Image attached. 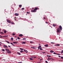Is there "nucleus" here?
I'll list each match as a JSON object with an SVG mask.
<instances>
[{
	"mask_svg": "<svg viewBox=\"0 0 63 63\" xmlns=\"http://www.w3.org/2000/svg\"><path fill=\"white\" fill-rule=\"evenodd\" d=\"M11 41H13V40H14V39L13 38L11 37Z\"/></svg>",
	"mask_w": 63,
	"mask_h": 63,
	"instance_id": "obj_20",
	"label": "nucleus"
},
{
	"mask_svg": "<svg viewBox=\"0 0 63 63\" xmlns=\"http://www.w3.org/2000/svg\"><path fill=\"white\" fill-rule=\"evenodd\" d=\"M7 43H8V44H10V42H9L8 41V42H7Z\"/></svg>",
	"mask_w": 63,
	"mask_h": 63,
	"instance_id": "obj_47",
	"label": "nucleus"
},
{
	"mask_svg": "<svg viewBox=\"0 0 63 63\" xmlns=\"http://www.w3.org/2000/svg\"><path fill=\"white\" fill-rule=\"evenodd\" d=\"M38 9H39V8L38 7L35 8L34 10H31V12L32 13H35L37 12V10H38Z\"/></svg>",
	"mask_w": 63,
	"mask_h": 63,
	"instance_id": "obj_1",
	"label": "nucleus"
},
{
	"mask_svg": "<svg viewBox=\"0 0 63 63\" xmlns=\"http://www.w3.org/2000/svg\"><path fill=\"white\" fill-rule=\"evenodd\" d=\"M24 9V8H22L21 9V10H23V9Z\"/></svg>",
	"mask_w": 63,
	"mask_h": 63,
	"instance_id": "obj_48",
	"label": "nucleus"
},
{
	"mask_svg": "<svg viewBox=\"0 0 63 63\" xmlns=\"http://www.w3.org/2000/svg\"><path fill=\"white\" fill-rule=\"evenodd\" d=\"M0 44H2V42H0Z\"/></svg>",
	"mask_w": 63,
	"mask_h": 63,
	"instance_id": "obj_56",
	"label": "nucleus"
},
{
	"mask_svg": "<svg viewBox=\"0 0 63 63\" xmlns=\"http://www.w3.org/2000/svg\"><path fill=\"white\" fill-rule=\"evenodd\" d=\"M19 7H20V8H21L22 7V5H19Z\"/></svg>",
	"mask_w": 63,
	"mask_h": 63,
	"instance_id": "obj_23",
	"label": "nucleus"
},
{
	"mask_svg": "<svg viewBox=\"0 0 63 63\" xmlns=\"http://www.w3.org/2000/svg\"><path fill=\"white\" fill-rule=\"evenodd\" d=\"M12 23V24H13L14 25L15 24V23H13V22H11V23Z\"/></svg>",
	"mask_w": 63,
	"mask_h": 63,
	"instance_id": "obj_40",
	"label": "nucleus"
},
{
	"mask_svg": "<svg viewBox=\"0 0 63 63\" xmlns=\"http://www.w3.org/2000/svg\"><path fill=\"white\" fill-rule=\"evenodd\" d=\"M23 36V35L21 34H20L19 35V36H20V37H22V36Z\"/></svg>",
	"mask_w": 63,
	"mask_h": 63,
	"instance_id": "obj_10",
	"label": "nucleus"
},
{
	"mask_svg": "<svg viewBox=\"0 0 63 63\" xmlns=\"http://www.w3.org/2000/svg\"><path fill=\"white\" fill-rule=\"evenodd\" d=\"M47 60L48 61H49L50 60V58H49V57H48L47 59Z\"/></svg>",
	"mask_w": 63,
	"mask_h": 63,
	"instance_id": "obj_15",
	"label": "nucleus"
},
{
	"mask_svg": "<svg viewBox=\"0 0 63 63\" xmlns=\"http://www.w3.org/2000/svg\"><path fill=\"white\" fill-rule=\"evenodd\" d=\"M7 53H11V52L9 50L7 51Z\"/></svg>",
	"mask_w": 63,
	"mask_h": 63,
	"instance_id": "obj_6",
	"label": "nucleus"
},
{
	"mask_svg": "<svg viewBox=\"0 0 63 63\" xmlns=\"http://www.w3.org/2000/svg\"><path fill=\"white\" fill-rule=\"evenodd\" d=\"M50 59L51 60V61H52L53 60V59L52 58H50Z\"/></svg>",
	"mask_w": 63,
	"mask_h": 63,
	"instance_id": "obj_19",
	"label": "nucleus"
},
{
	"mask_svg": "<svg viewBox=\"0 0 63 63\" xmlns=\"http://www.w3.org/2000/svg\"><path fill=\"white\" fill-rule=\"evenodd\" d=\"M42 53H46V52H42Z\"/></svg>",
	"mask_w": 63,
	"mask_h": 63,
	"instance_id": "obj_50",
	"label": "nucleus"
},
{
	"mask_svg": "<svg viewBox=\"0 0 63 63\" xmlns=\"http://www.w3.org/2000/svg\"><path fill=\"white\" fill-rule=\"evenodd\" d=\"M3 36H2V35H0V38H3Z\"/></svg>",
	"mask_w": 63,
	"mask_h": 63,
	"instance_id": "obj_24",
	"label": "nucleus"
},
{
	"mask_svg": "<svg viewBox=\"0 0 63 63\" xmlns=\"http://www.w3.org/2000/svg\"><path fill=\"white\" fill-rule=\"evenodd\" d=\"M8 47H10V48H11V46H8Z\"/></svg>",
	"mask_w": 63,
	"mask_h": 63,
	"instance_id": "obj_49",
	"label": "nucleus"
},
{
	"mask_svg": "<svg viewBox=\"0 0 63 63\" xmlns=\"http://www.w3.org/2000/svg\"><path fill=\"white\" fill-rule=\"evenodd\" d=\"M59 28L61 30V31H62V26H61L60 25L59 26Z\"/></svg>",
	"mask_w": 63,
	"mask_h": 63,
	"instance_id": "obj_4",
	"label": "nucleus"
},
{
	"mask_svg": "<svg viewBox=\"0 0 63 63\" xmlns=\"http://www.w3.org/2000/svg\"><path fill=\"white\" fill-rule=\"evenodd\" d=\"M51 57V56H49L48 55H47V57Z\"/></svg>",
	"mask_w": 63,
	"mask_h": 63,
	"instance_id": "obj_32",
	"label": "nucleus"
},
{
	"mask_svg": "<svg viewBox=\"0 0 63 63\" xmlns=\"http://www.w3.org/2000/svg\"><path fill=\"white\" fill-rule=\"evenodd\" d=\"M24 51L26 53H28V51H27L26 50H24Z\"/></svg>",
	"mask_w": 63,
	"mask_h": 63,
	"instance_id": "obj_8",
	"label": "nucleus"
},
{
	"mask_svg": "<svg viewBox=\"0 0 63 63\" xmlns=\"http://www.w3.org/2000/svg\"><path fill=\"white\" fill-rule=\"evenodd\" d=\"M34 47H31V48H33Z\"/></svg>",
	"mask_w": 63,
	"mask_h": 63,
	"instance_id": "obj_53",
	"label": "nucleus"
},
{
	"mask_svg": "<svg viewBox=\"0 0 63 63\" xmlns=\"http://www.w3.org/2000/svg\"><path fill=\"white\" fill-rule=\"evenodd\" d=\"M44 47H48V45H44Z\"/></svg>",
	"mask_w": 63,
	"mask_h": 63,
	"instance_id": "obj_14",
	"label": "nucleus"
},
{
	"mask_svg": "<svg viewBox=\"0 0 63 63\" xmlns=\"http://www.w3.org/2000/svg\"><path fill=\"white\" fill-rule=\"evenodd\" d=\"M51 44H54V43L53 42H51Z\"/></svg>",
	"mask_w": 63,
	"mask_h": 63,
	"instance_id": "obj_57",
	"label": "nucleus"
},
{
	"mask_svg": "<svg viewBox=\"0 0 63 63\" xmlns=\"http://www.w3.org/2000/svg\"><path fill=\"white\" fill-rule=\"evenodd\" d=\"M33 49H37V48L36 47H34L33 48Z\"/></svg>",
	"mask_w": 63,
	"mask_h": 63,
	"instance_id": "obj_30",
	"label": "nucleus"
},
{
	"mask_svg": "<svg viewBox=\"0 0 63 63\" xmlns=\"http://www.w3.org/2000/svg\"><path fill=\"white\" fill-rule=\"evenodd\" d=\"M45 62H46V63H48V62L47 61H45Z\"/></svg>",
	"mask_w": 63,
	"mask_h": 63,
	"instance_id": "obj_44",
	"label": "nucleus"
},
{
	"mask_svg": "<svg viewBox=\"0 0 63 63\" xmlns=\"http://www.w3.org/2000/svg\"><path fill=\"white\" fill-rule=\"evenodd\" d=\"M43 60V59H40V60L41 61V60Z\"/></svg>",
	"mask_w": 63,
	"mask_h": 63,
	"instance_id": "obj_55",
	"label": "nucleus"
},
{
	"mask_svg": "<svg viewBox=\"0 0 63 63\" xmlns=\"http://www.w3.org/2000/svg\"><path fill=\"white\" fill-rule=\"evenodd\" d=\"M12 9L13 11H14V9L13 7H12Z\"/></svg>",
	"mask_w": 63,
	"mask_h": 63,
	"instance_id": "obj_43",
	"label": "nucleus"
},
{
	"mask_svg": "<svg viewBox=\"0 0 63 63\" xmlns=\"http://www.w3.org/2000/svg\"><path fill=\"white\" fill-rule=\"evenodd\" d=\"M0 34L1 35H3V34H4V33L2 32H0Z\"/></svg>",
	"mask_w": 63,
	"mask_h": 63,
	"instance_id": "obj_11",
	"label": "nucleus"
},
{
	"mask_svg": "<svg viewBox=\"0 0 63 63\" xmlns=\"http://www.w3.org/2000/svg\"><path fill=\"white\" fill-rule=\"evenodd\" d=\"M60 33H57V35H60Z\"/></svg>",
	"mask_w": 63,
	"mask_h": 63,
	"instance_id": "obj_52",
	"label": "nucleus"
},
{
	"mask_svg": "<svg viewBox=\"0 0 63 63\" xmlns=\"http://www.w3.org/2000/svg\"><path fill=\"white\" fill-rule=\"evenodd\" d=\"M53 26H56V25L54 24H53Z\"/></svg>",
	"mask_w": 63,
	"mask_h": 63,
	"instance_id": "obj_27",
	"label": "nucleus"
},
{
	"mask_svg": "<svg viewBox=\"0 0 63 63\" xmlns=\"http://www.w3.org/2000/svg\"><path fill=\"white\" fill-rule=\"evenodd\" d=\"M26 42H23L21 43L22 44H25Z\"/></svg>",
	"mask_w": 63,
	"mask_h": 63,
	"instance_id": "obj_12",
	"label": "nucleus"
},
{
	"mask_svg": "<svg viewBox=\"0 0 63 63\" xmlns=\"http://www.w3.org/2000/svg\"><path fill=\"white\" fill-rule=\"evenodd\" d=\"M17 54H18L20 55H21V54H20V53L19 52H17Z\"/></svg>",
	"mask_w": 63,
	"mask_h": 63,
	"instance_id": "obj_21",
	"label": "nucleus"
},
{
	"mask_svg": "<svg viewBox=\"0 0 63 63\" xmlns=\"http://www.w3.org/2000/svg\"><path fill=\"white\" fill-rule=\"evenodd\" d=\"M40 50H43V49L42 48H40Z\"/></svg>",
	"mask_w": 63,
	"mask_h": 63,
	"instance_id": "obj_25",
	"label": "nucleus"
},
{
	"mask_svg": "<svg viewBox=\"0 0 63 63\" xmlns=\"http://www.w3.org/2000/svg\"><path fill=\"white\" fill-rule=\"evenodd\" d=\"M33 43H34V42H33L32 41H30V43H31V44H32Z\"/></svg>",
	"mask_w": 63,
	"mask_h": 63,
	"instance_id": "obj_31",
	"label": "nucleus"
},
{
	"mask_svg": "<svg viewBox=\"0 0 63 63\" xmlns=\"http://www.w3.org/2000/svg\"><path fill=\"white\" fill-rule=\"evenodd\" d=\"M30 60H33V59H32V58H30Z\"/></svg>",
	"mask_w": 63,
	"mask_h": 63,
	"instance_id": "obj_29",
	"label": "nucleus"
},
{
	"mask_svg": "<svg viewBox=\"0 0 63 63\" xmlns=\"http://www.w3.org/2000/svg\"><path fill=\"white\" fill-rule=\"evenodd\" d=\"M61 59H63V57H61Z\"/></svg>",
	"mask_w": 63,
	"mask_h": 63,
	"instance_id": "obj_41",
	"label": "nucleus"
},
{
	"mask_svg": "<svg viewBox=\"0 0 63 63\" xmlns=\"http://www.w3.org/2000/svg\"><path fill=\"white\" fill-rule=\"evenodd\" d=\"M3 47H4V48H7L8 47V46L5 45H3Z\"/></svg>",
	"mask_w": 63,
	"mask_h": 63,
	"instance_id": "obj_5",
	"label": "nucleus"
},
{
	"mask_svg": "<svg viewBox=\"0 0 63 63\" xmlns=\"http://www.w3.org/2000/svg\"><path fill=\"white\" fill-rule=\"evenodd\" d=\"M54 51H52V50H51L50 51V52L51 53H53V52H54Z\"/></svg>",
	"mask_w": 63,
	"mask_h": 63,
	"instance_id": "obj_18",
	"label": "nucleus"
},
{
	"mask_svg": "<svg viewBox=\"0 0 63 63\" xmlns=\"http://www.w3.org/2000/svg\"><path fill=\"white\" fill-rule=\"evenodd\" d=\"M2 46V45L1 44H0V46Z\"/></svg>",
	"mask_w": 63,
	"mask_h": 63,
	"instance_id": "obj_59",
	"label": "nucleus"
},
{
	"mask_svg": "<svg viewBox=\"0 0 63 63\" xmlns=\"http://www.w3.org/2000/svg\"><path fill=\"white\" fill-rule=\"evenodd\" d=\"M61 53H63V50H62V51L61 52Z\"/></svg>",
	"mask_w": 63,
	"mask_h": 63,
	"instance_id": "obj_37",
	"label": "nucleus"
},
{
	"mask_svg": "<svg viewBox=\"0 0 63 63\" xmlns=\"http://www.w3.org/2000/svg\"><path fill=\"white\" fill-rule=\"evenodd\" d=\"M4 60V61H5V60Z\"/></svg>",
	"mask_w": 63,
	"mask_h": 63,
	"instance_id": "obj_64",
	"label": "nucleus"
},
{
	"mask_svg": "<svg viewBox=\"0 0 63 63\" xmlns=\"http://www.w3.org/2000/svg\"><path fill=\"white\" fill-rule=\"evenodd\" d=\"M17 39H18V40H20V38H19V37H18Z\"/></svg>",
	"mask_w": 63,
	"mask_h": 63,
	"instance_id": "obj_36",
	"label": "nucleus"
},
{
	"mask_svg": "<svg viewBox=\"0 0 63 63\" xmlns=\"http://www.w3.org/2000/svg\"><path fill=\"white\" fill-rule=\"evenodd\" d=\"M20 52H21V53H22V52H23V51H22V50H21V51H20Z\"/></svg>",
	"mask_w": 63,
	"mask_h": 63,
	"instance_id": "obj_39",
	"label": "nucleus"
},
{
	"mask_svg": "<svg viewBox=\"0 0 63 63\" xmlns=\"http://www.w3.org/2000/svg\"><path fill=\"white\" fill-rule=\"evenodd\" d=\"M58 57H61V56H60V55H59L58 56Z\"/></svg>",
	"mask_w": 63,
	"mask_h": 63,
	"instance_id": "obj_54",
	"label": "nucleus"
},
{
	"mask_svg": "<svg viewBox=\"0 0 63 63\" xmlns=\"http://www.w3.org/2000/svg\"><path fill=\"white\" fill-rule=\"evenodd\" d=\"M61 30L59 28H58L57 30V33H59L61 32Z\"/></svg>",
	"mask_w": 63,
	"mask_h": 63,
	"instance_id": "obj_2",
	"label": "nucleus"
},
{
	"mask_svg": "<svg viewBox=\"0 0 63 63\" xmlns=\"http://www.w3.org/2000/svg\"><path fill=\"white\" fill-rule=\"evenodd\" d=\"M7 22H8L9 23H11V21H10V20L7 19H6Z\"/></svg>",
	"mask_w": 63,
	"mask_h": 63,
	"instance_id": "obj_3",
	"label": "nucleus"
},
{
	"mask_svg": "<svg viewBox=\"0 0 63 63\" xmlns=\"http://www.w3.org/2000/svg\"><path fill=\"white\" fill-rule=\"evenodd\" d=\"M20 50H23V49H24V48H20Z\"/></svg>",
	"mask_w": 63,
	"mask_h": 63,
	"instance_id": "obj_22",
	"label": "nucleus"
},
{
	"mask_svg": "<svg viewBox=\"0 0 63 63\" xmlns=\"http://www.w3.org/2000/svg\"><path fill=\"white\" fill-rule=\"evenodd\" d=\"M40 49V48H39V47H38V49Z\"/></svg>",
	"mask_w": 63,
	"mask_h": 63,
	"instance_id": "obj_60",
	"label": "nucleus"
},
{
	"mask_svg": "<svg viewBox=\"0 0 63 63\" xmlns=\"http://www.w3.org/2000/svg\"><path fill=\"white\" fill-rule=\"evenodd\" d=\"M15 15L16 16H19L18 14V13H15Z\"/></svg>",
	"mask_w": 63,
	"mask_h": 63,
	"instance_id": "obj_7",
	"label": "nucleus"
},
{
	"mask_svg": "<svg viewBox=\"0 0 63 63\" xmlns=\"http://www.w3.org/2000/svg\"><path fill=\"white\" fill-rule=\"evenodd\" d=\"M13 43L14 44H18V42H13Z\"/></svg>",
	"mask_w": 63,
	"mask_h": 63,
	"instance_id": "obj_16",
	"label": "nucleus"
},
{
	"mask_svg": "<svg viewBox=\"0 0 63 63\" xmlns=\"http://www.w3.org/2000/svg\"><path fill=\"white\" fill-rule=\"evenodd\" d=\"M7 37V36H3V37Z\"/></svg>",
	"mask_w": 63,
	"mask_h": 63,
	"instance_id": "obj_38",
	"label": "nucleus"
},
{
	"mask_svg": "<svg viewBox=\"0 0 63 63\" xmlns=\"http://www.w3.org/2000/svg\"><path fill=\"white\" fill-rule=\"evenodd\" d=\"M41 46H39L38 47H39V49L40 48H41Z\"/></svg>",
	"mask_w": 63,
	"mask_h": 63,
	"instance_id": "obj_28",
	"label": "nucleus"
},
{
	"mask_svg": "<svg viewBox=\"0 0 63 63\" xmlns=\"http://www.w3.org/2000/svg\"><path fill=\"white\" fill-rule=\"evenodd\" d=\"M12 35H13V36H15V34L14 33H13V34H12Z\"/></svg>",
	"mask_w": 63,
	"mask_h": 63,
	"instance_id": "obj_45",
	"label": "nucleus"
},
{
	"mask_svg": "<svg viewBox=\"0 0 63 63\" xmlns=\"http://www.w3.org/2000/svg\"><path fill=\"white\" fill-rule=\"evenodd\" d=\"M60 46V44H58L56 45V46Z\"/></svg>",
	"mask_w": 63,
	"mask_h": 63,
	"instance_id": "obj_35",
	"label": "nucleus"
},
{
	"mask_svg": "<svg viewBox=\"0 0 63 63\" xmlns=\"http://www.w3.org/2000/svg\"><path fill=\"white\" fill-rule=\"evenodd\" d=\"M18 63H22V62H18Z\"/></svg>",
	"mask_w": 63,
	"mask_h": 63,
	"instance_id": "obj_58",
	"label": "nucleus"
},
{
	"mask_svg": "<svg viewBox=\"0 0 63 63\" xmlns=\"http://www.w3.org/2000/svg\"><path fill=\"white\" fill-rule=\"evenodd\" d=\"M3 31H4V34H5V33H7V31L5 30H5L3 29Z\"/></svg>",
	"mask_w": 63,
	"mask_h": 63,
	"instance_id": "obj_9",
	"label": "nucleus"
},
{
	"mask_svg": "<svg viewBox=\"0 0 63 63\" xmlns=\"http://www.w3.org/2000/svg\"><path fill=\"white\" fill-rule=\"evenodd\" d=\"M53 54H56L57 55H59V54H57L56 53H55V52H54L53 53Z\"/></svg>",
	"mask_w": 63,
	"mask_h": 63,
	"instance_id": "obj_26",
	"label": "nucleus"
},
{
	"mask_svg": "<svg viewBox=\"0 0 63 63\" xmlns=\"http://www.w3.org/2000/svg\"><path fill=\"white\" fill-rule=\"evenodd\" d=\"M23 40H25V38H24L23 39Z\"/></svg>",
	"mask_w": 63,
	"mask_h": 63,
	"instance_id": "obj_46",
	"label": "nucleus"
},
{
	"mask_svg": "<svg viewBox=\"0 0 63 63\" xmlns=\"http://www.w3.org/2000/svg\"><path fill=\"white\" fill-rule=\"evenodd\" d=\"M5 50L6 51H8L9 50V49H8L7 48H5Z\"/></svg>",
	"mask_w": 63,
	"mask_h": 63,
	"instance_id": "obj_13",
	"label": "nucleus"
},
{
	"mask_svg": "<svg viewBox=\"0 0 63 63\" xmlns=\"http://www.w3.org/2000/svg\"><path fill=\"white\" fill-rule=\"evenodd\" d=\"M16 40H17V39H16Z\"/></svg>",
	"mask_w": 63,
	"mask_h": 63,
	"instance_id": "obj_63",
	"label": "nucleus"
},
{
	"mask_svg": "<svg viewBox=\"0 0 63 63\" xmlns=\"http://www.w3.org/2000/svg\"><path fill=\"white\" fill-rule=\"evenodd\" d=\"M34 58H36V57H34Z\"/></svg>",
	"mask_w": 63,
	"mask_h": 63,
	"instance_id": "obj_62",
	"label": "nucleus"
},
{
	"mask_svg": "<svg viewBox=\"0 0 63 63\" xmlns=\"http://www.w3.org/2000/svg\"><path fill=\"white\" fill-rule=\"evenodd\" d=\"M10 44L11 45H13V46H15V45H14V44H13V43H11Z\"/></svg>",
	"mask_w": 63,
	"mask_h": 63,
	"instance_id": "obj_17",
	"label": "nucleus"
},
{
	"mask_svg": "<svg viewBox=\"0 0 63 63\" xmlns=\"http://www.w3.org/2000/svg\"><path fill=\"white\" fill-rule=\"evenodd\" d=\"M38 63H41V62H38Z\"/></svg>",
	"mask_w": 63,
	"mask_h": 63,
	"instance_id": "obj_61",
	"label": "nucleus"
},
{
	"mask_svg": "<svg viewBox=\"0 0 63 63\" xmlns=\"http://www.w3.org/2000/svg\"><path fill=\"white\" fill-rule=\"evenodd\" d=\"M2 51H5V49H2Z\"/></svg>",
	"mask_w": 63,
	"mask_h": 63,
	"instance_id": "obj_33",
	"label": "nucleus"
},
{
	"mask_svg": "<svg viewBox=\"0 0 63 63\" xmlns=\"http://www.w3.org/2000/svg\"><path fill=\"white\" fill-rule=\"evenodd\" d=\"M27 14H30V12H27Z\"/></svg>",
	"mask_w": 63,
	"mask_h": 63,
	"instance_id": "obj_34",
	"label": "nucleus"
},
{
	"mask_svg": "<svg viewBox=\"0 0 63 63\" xmlns=\"http://www.w3.org/2000/svg\"><path fill=\"white\" fill-rule=\"evenodd\" d=\"M43 20H44V19H46L45 18V17H44L43 18Z\"/></svg>",
	"mask_w": 63,
	"mask_h": 63,
	"instance_id": "obj_42",
	"label": "nucleus"
},
{
	"mask_svg": "<svg viewBox=\"0 0 63 63\" xmlns=\"http://www.w3.org/2000/svg\"><path fill=\"white\" fill-rule=\"evenodd\" d=\"M45 23H47V24H48V22H46Z\"/></svg>",
	"mask_w": 63,
	"mask_h": 63,
	"instance_id": "obj_51",
	"label": "nucleus"
}]
</instances>
